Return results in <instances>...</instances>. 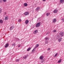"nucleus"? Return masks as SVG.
Returning a JSON list of instances; mask_svg holds the SVG:
<instances>
[{"label":"nucleus","instance_id":"obj_10","mask_svg":"<svg viewBox=\"0 0 64 64\" xmlns=\"http://www.w3.org/2000/svg\"><path fill=\"white\" fill-rule=\"evenodd\" d=\"M57 11H58V10H55L54 11V13H57Z\"/></svg>","mask_w":64,"mask_h":64},{"label":"nucleus","instance_id":"obj_4","mask_svg":"<svg viewBox=\"0 0 64 64\" xmlns=\"http://www.w3.org/2000/svg\"><path fill=\"white\" fill-rule=\"evenodd\" d=\"M8 46H9V44L7 43L6 44L5 47V48H7Z\"/></svg>","mask_w":64,"mask_h":64},{"label":"nucleus","instance_id":"obj_12","mask_svg":"<svg viewBox=\"0 0 64 64\" xmlns=\"http://www.w3.org/2000/svg\"><path fill=\"white\" fill-rule=\"evenodd\" d=\"M24 5L25 6V7H26V6H28V4H27V3H25L24 4Z\"/></svg>","mask_w":64,"mask_h":64},{"label":"nucleus","instance_id":"obj_2","mask_svg":"<svg viewBox=\"0 0 64 64\" xmlns=\"http://www.w3.org/2000/svg\"><path fill=\"white\" fill-rule=\"evenodd\" d=\"M60 36L62 37H63L64 35V32H61L60 33Z\"/></svg>","mask_w":64,"mask_h":64},{"label":"nucleus","instance_id":"obj_32","mask_svg":"<svg viewBox=\"0 0 64 64\" xmlns=\"http://www.w3.org/2000/svg\"><path fill=\"white\" fill-rule=\"evenodd\" d=\"M48 51H49L50 50V48H48Z\"/></svg>","mask_w":64,"mask_h":64},{"label":"nucleus","instance_id":"obj_35","mask_svg":"<svg viewBox=\"0 0 64 64\" xmlns=\"http://www.w3.org/2000/svg\"><path fill=\"white\" fill-rule=\"evenodd\" d=\"M2 12V10L0 9V13H1Z\"/></svg>","mask_w":64,"mask_h":64},{"label":"nucleus","instance_id":"obj_24","mask_svg":"<svg viewBox=\"0 0 64 64\" xmlns=\"http://www.w3.org/2000/svg\"><path fill=\"white\" fill-rule=\"evenodd\" d=\"M15 43L13 44L12 46H15Z\"/></svg>","mask_w":64,"mask_h":64},{"label":"nucleus","instance_id":"obj_40","mask_svg":"<svg viewBox=\"0 0 64 64\" xmlns=\"http://www.w3.org/2000/svg\"><path fill=\"white\" fill-rule=\"evenodd\" d=\"M26 56H28V55H26Z\"/></svg>","mask_w":64,"mask_h":64},{"label":"nucleus","instance_id":"obj_29","mask_svg":"<svg viewBox=\"0 0 64 64\" xmlns=\"http://www.w3.org/2000/svg\"><path fill=\"white\" fill-rule=\"evenodd\" d=\"M26 56H24V59H26Z\"/></svg>","mask_w":64,"mask_h":64},{"label":"nucleus","instance_id":"obj_7","mask_svg":"<svg viewBox=\"0 0 64 64\" xmlns=\"http://www.w3.org/2000/svg\"><path fill=\"white\" fill-rule=\"evenodd\" d=\"M38 32V30H36L34 32V34H36V33H37Z\"/></svg>","mask_w":64,"mask_h":64},{"label":"nucleus","instance_id":"obj_39","mask_svg":"<svg viewBox=\"0 0 64 64\" xmlns=\"http://www.w3.org/2000/svg\"><path fill=\"white\" fill-rule=\"evenodd\" d=\"M4 13H5V14H4L5 15H6V12H5Z\"/></svg>","mask_w":64,"mask_h":64},{"label":"nucleus","instance_id":"obj_41","mask_svg":"<svg viewBox=\"0 0 64 64\" xmlns=\"http://www.w3.org/2000/svg\"><path fill=\"white\" fill-rule=\"evenodd\" d=\"M46 0H43V1H45Z\"/></svg>","mask_w":64,"mask_h":64},{"label":"nucleus","instance_id":"obj_13","mask_svg":"<svg viewBox=\"0 0 64 64\" xmlns=\"http://www.w3.org/2000/svg\"><path fill=\"white\" fill-rule=\"evenodd\" d=\"M50 13H47L46 14V16H49V15H50Z\"/></svg>","mask_w":64,"mask_h":64},{"label":"nucleus","instance_id":"obj_43","mask_svg":"<svg viewBox=\"0 0 64 64\" xmlns=\"http://www.w3.org/2000/svg\"><path fill=\"white\" fill-rule=\"evenodd\" d=\"M32 53H33V52H32Z\"/></svg>","mask_w":64,"mask_h":64},{"label":"nucleus","instance_id":"obj_25","mask_svg":"<svg viewBox=\"0 0 64 64\" xmlns=\"http://www.w3.org/2000/svg\"><path fill=\"white\" fill-rule=\"evenodd\" d=\"M45 43L46 44H47L48 43V40H46L45 42Z\"/></svg>","mask_w":64,"mask_h":64},{"label":"nucleus","instance_id":"obj_3","mask_svg":"<svg viewBox=\"0 0 64 64\" xmlns=\"http://www.w3.org/2000/svg\"><path fill=\"white\" fill-rule=\"evenodd\" d=\"M43 58H44V56H40V60H42Z\"/></svg>","mask_w":64,"mask_h":64},{"label":"nucleus","instance_id":"obj_27","mask_svg":"<svg viewBox=\"0 0 64 64\" xmlns=\"http://www.w3.org/2000/svg\"><path fill=\"white\" fill-rule=\"evenodd\" d=\"M18 21L19 22H21V20L20 19L18 20Z\"/></svg>","mask_w":64,"mask_h":64},{"label":"nucleus","instance_id":"obj_22","mask_svg":"<svg viewBox=\"0 0 64 64\" xmlns=\"http://www.w3.org/2000/svg\"><path fill=\"white\" fill-rule=\"evenodd\" d=\"M36 48V47L35 48H34V49H33V50H32V52H34V51H35V50H34V49H35V48Z\"/></svg>","mask_w":64,"mask_h":64},{"label":"nucleus","instance_id":"obj_8","mask_svg":"<svg viewBox=\"0 0 64 64\" xmlns=\"http://www.w3.org/2000/svg\"><path fill=\"white\" fill-rule=\"evenodd\" d=\"M13 28H14V26H11L10 27V30H12V29H13Z\"/></svg>","mask_w":64,"mask_h":64},{"label":"nucleus","instance_id":"obj_23","mask_svg":"<svg viewBox=\"0 0 64 64\" xmlns=\"http://www.w3.org/2000/svg\"><path fill=\"white\" fill-rule=\"evenodd\" d=\"M8 18H7V16H6L5 18V20H8Z\"/></svg>","mask_w":64,"mask_h":64},{"label":"nucleus","instance_id":"obj_17","mask_svg":"<svg viewBox=\"0 0 64 64\" xmlns=\"http://www.w3.org/2000/svg\"><path fill=\"white\" fill-rule=\"evenodd\" d=\"M19 61H20V60H19V59H16L15 60V61L16 62H19Z\"/></svg>","mask_w":64,"mask_h":64},{"label":"nucleus","instance_id":"obj_6","mask_svg":"<svg viewBox=\"0 0 64 64\" xmlns=\"http://www.w3.org/2000/svg\"><path fill=\"white\" fill-rule=\"evenodd\" d=\"M25 23L26 24H27L28 23H29V20H26Z\"/></svg>","mask_w":64,"mask_h":64},{"label":"nucleus","instance_id":"obj_14","mask_svg":"<svg viewBox=\"0 0 64 64\" xmlns=\"http://www.w3.org/2000/svg\"><path fill=\"white\" fill-rule=\"evenodd\" d=\"M62 61V59H60L58 61V63H60V62H61V61Z\"/></svg>","mask_w":64,"mask_h":64},{"label":"nucleus","instance_id":"obj_34","mask_svg":"<svg viewBox=\"0 0 64 64\" xmlns=\"http://www.w3.org/2000/svg\"><path fill=\"white\" fill-rule=\"evenodd\" d=\"M49 33H50V32H48L46 33V35H47L48 34H49Z\"/></svg>","mask_w":64,"mask_h":64},{"label":"nucleus","instance_id":"obj_37","mask_svg":"<svg viewBox=\"0 0 64 64\" xmlns=\"http://www.w3.org/2000/svg\"><path fill=\"white\" fill-rule=\"evenodd\" d=\"M0 2H2V0H1L0 1Z\"/></svg>","mask_w":64,"mask_h":64},{"label":"nucleus","instance_id":"obj_21","mask_svg":"<svg viewBox=\"0 0 64 64\" xmlns=\"http://www.w3.org/2000/svg\"><path fill=\"white\" fill-rule=\"evenodd\" d=\"M39 44H36V46H35V47H36V48H37V47H38V46H39Z\"/></svg>","mask_w":64,"mask_h":64},{"label":"nucleus","instance_id":"obj_16","mask_svg":"<svg viewBox=\"0 0 64 64\" xmlns=\"http://www.w3.org/2000/svg\"><path fill=\"white\" fill-rule=\"evenodd\" d=\"M58 41L59 42H60V41H61L62 40V38H60L59 39H58Z\"/></svg>","mask_w":64,"mask_h":64},{"label":"nucleus","instance_id":"obj_11","mask_svg":"<svg viewBox=\"0 0 64 64\" xmlns=\"http://www.w3.org/2000/svg\"><path fill=\"white\" fill-rule=\"evenodd\" d=\"M25 15H29V12H26L24 14Z\"/></svg>","mask_w":64,"mask_h":64},{"label":"nucleus","instance_id":"obj_33","mask_svg":"<svg viewBox=\"0 0 64 64\" xmlns=\"http://www.w3.org/2000/svg\"><path fill=\"white\" fill-rule=\"evenodd\" d=\"M62 20L63 21V22H64V18H62Z\"/></svg>","mask_w":64,"mask_h":64},{"label":"nucleus","instance_id":"obj_31","mask_svg":"<svg viewBox=\"0 0 64 64\" xmlns=\"http://www.w3.org/2000/svg\"><path fill=\"white\" fill-rule=\"evenodd\" d=\"M56 32V30H54V32Z\"/></svg>","mask_w":64,"mask_h":64},{"label":"nucleus","instance_id":"obj_18","mask_svg":"<svg viewBox=\"0 0 64 64\" xmlns=\"http://www.w3.org/2000/svg\"><path fill=\"white\" fill-rule=\"evenodd\" d=\"M44 39L46 40H47V41H48L49 40V39H48V38L46 37Z\"/></svg>","mask_w":64,"mask_h":64},{"label":"nucleus","instance_id":"obj_42","mask_svg":"<svg viewBox=\"0 0 64 64\" xmlns=\"http://www.w3.org/2000/svg\"><path fill=\"white\" fill-rule=\"evenodd\" d=\"M18 39H19L18 38H17Z\"/></svg>","mask_w":64,"mask_h":64},{"label":"nucleus","instance_id":"obj_5","mask_svg":"<svg viewBox=\"0 0 64 64\" xmlns=\"http://www.w3.org/2000/svg\"><path fill=\"white\" fill-rule=\"evenodd\" d=\"M56 22V18H54L52 20V22L53 23H55Z\"/></svg>","mask_w":64,"mask_h":64},{"label":"nucleus","instance_id":"obj_9","mask_svg":"<svg viewBox=\"0 0 64 64\" xmlns=\"http://www.w3.org/2000/svg\"><path fill=\"white\" fill-rule=\"evenodd\" d=\"M60 2L61 3H63L64 2V0H60Z\"/></svg>","mask_w":64,"mask_h":64},{"label":"nucleus","instance_id":"obj_30","mask_svg":"<svg viewBox=\"0 0 64 64\" xmlns=\"http://www.w3.org/2000/svg\"><path fill=\"white\" fill-rule=\"evenodd\" d=\"M58 54L56 53V54L55 55V56H54V57H56V56H57V55Z\"/></svg>","mask_w":64,"mask_h":64},{"label":"nucleus","instance_id":"obj_20","mask_svg":"<svg viewBox=\"0 0 64 64\" xmlns=\"http://www.w3.org/2000/svg\"><path fill=\"white\" fill-rule=\"evenodd\" d=\"M31 49V48L30 47L27 50V51H29V50H30Z\"/></svg>","mask_w":64,"mask_h":64},{"label":"nucleus","instance_id":"obj_15","mask_svg":"<svg viewBox=\"0 0 64 64\" xmlns=\"http://www.w3.org/2000/svg\"><path fill=\"white\" fill-rule=\"evenodd\" d=\"M3 20H0V23L2 24L3 23Z\"/></svg>","mask_w":64,"mask_h":64},{"label":"nucleus","instance_id":"obj_19","mask_svg":"<svg viewBox=\"0 0 64 64\" xmlns=\"http://www.w3.org/2000/svg\"><path fill=\"white\" fill-rule=\"evenodd\" d=\"M39 9H40V8L39 7H38L36 8V10H37V11H38V10H39Z\"/></svg>","mask_w":64,"mask_h":64},{"label":"nucleus","instance_id":"obj_28","mask_svg":"<svg viewBox=\"0 0 64 64\" xmlns=\"http://www.w3.org/2000/svg\"><path fill=\"white\" fill-rule=\"evenodd\" d=\"M4 2H6V1H7V0H2Z\"/></svg>","mask_w":64,"mask_h":64},{"label":"nucleus","instance_id":"obj_36","mask_svg":"<svg viewBox=\"0 0 64 64\" xmlns=\"http://www.w3.org/2000/svg\"><path fill=\"white\" fill-rule=\"evenodd\" d=\"M18 47H20V45H19L18 46Z\"/></svg>","mask_w":64,"mask_h":64},{"label":"nucleus","instance_id":"obj_1","mask_svg":"<svg viewBox=\"0 0 64 64\" xmlns=\"http://www.w3.org/2000/svg\"><path fill=\"white\" fill-rule=\"evenodd\" d=\"M41 25L40 22H38L36 25V27H39Z\"/></svg>","mask_w":64,"mask_h":64},{"label":"nucleus","instance_id":"obj_38","mask_svg":"<svg viewBox=\"0 0 64 64\" xmlns=\"http://www.w3.org/2000/svg\"><path fill=\"white\" fill-rule=\"evenodd\" d=\"M43 61H44V60H42V63H43Z\"/></svg>","mask_w":64,"mask_h":64},{"label":"nucleus","instance_id":"obj_26","mask_svg":"<svg viewBox=\"0 0 64 64\" xmlns=\"http://www.w3.org/2000/svg\"><path fill=\"white\" fill-rule=\"evenodd\" d=\"M60 37V36H59L58 35L56 36V38H59Z\"/></svg>","mask_w":64,"mask_h":64}]
</instances>
